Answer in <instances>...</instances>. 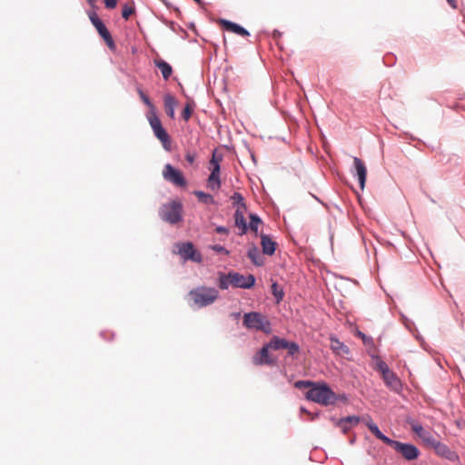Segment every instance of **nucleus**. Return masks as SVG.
Returning a JSON list of instances; mask_svg holds the SVG:
<instances>
[{
  "label": "nucleus",
  "mask_w": 465,
  "mask_h": 465,
  "mask_svg": "<svg viewBox=\"0 0 465 465\" xmlns=\"http://www.w3.org/2000/svg\"><path fill=\"white\" fill-rule=\"evenodd\" d=\"M139 94H140V97H141V99L143 100V102L147 106H149V107H151V108H153V104H152V103H151V101H150V99L148 98V96H147V95H145V94H143V91H141V90H140V91H139Z\"/></svg>",
  "instance_id": "obj_40"
},
{
  "label": "nucleus",
  "mask_w": 465,
  "mask_h": 465,
  "mask_svg": "<svg viewBox=\"0 0 465 465\" xmlns=\"http://www.w3.org/2000/svg\"><path fill=\"white\" fill-rule=\"evenodd\" d=\"M177 105V101L172 94H166L164 96V108L167 115L173 119L175 116L174 108Z\"/></svg>",
  "instance_id": "obj_21"
},
{
  "label": "nucleus",
  "mask_w": 465,
  "mask_h": 465,
  "mask_svg": "<svg viewBox=\"0 0 465 465\" xmlns=\"http://www.w3.org/2000/svg\"><path fill=\"white\" fill-rule=\"evenodd\" d=\"M381 377L385 384L391 389L398 391L401 387L400 379L392 371L389 370L388 371L383 373Z\"/></svg>",
  "instance_id": "obj_14"
},
{
  "label": "nucleus",
  "mask_w": 465,
  "mask_h": 465,
  "mask_svg": "<svg viewBox=\"0 0 465 465\" xmlns=\"http://www.w3.org/2000/svg\"><path fill=\"white\" fill-rule=\"evenodd\" d=\"M305 396L307 400L323 406L334 404L337 401L335 392L324 382H316Z\"/></svg>",
  "instance_id": "obj_1"
},
{
  "label": "nucleus",
  "mask_w": 465,
  "mask_h": 465,
  "mask_svg": "<svg viewBox=\"0 0 465 465\" xmlns=\"http://www.w3.org/2000/svg\"><path fill=\"white\" fill-rule=\"evenodd\" d=\"M194 194L196 195L198 200L203 203H206V204L214 203L213 197L209 193H206L202 191H196V192H194Z\"/></svg>",
  "instance_id": "obj_30"
},
{
  "label": "nucleus",
  "mask_w": 465,
  "mask_h": 465,
  "mask_svg": "<svg viewBox=\"0 0 465 465\" xmlns=\"http://www.w3.org/2000/svg\"><path fill=\"white\" fill-rule=\"evenodd\" d=\"M286 349L288 350V353L291 356H294L295 354H297L300 350L299 345L297 343L290 341L287 342Z\"/></svg>",
  "instance_id": "obj_34"
},
{
  "label": "nucleus",
  "mask_w": 465,
  "mask_h": 465,
  "mask_svg": "<svg viewBox=\"0 0 465 465\" xmlns=\"http://www.w3.org/2000/svg\"><path fill=\"white\" fill-rule=\"evenodd\" d=\"M222 161V156H218L215 153H213V157L210 160L209 169L211 173L207 180V186L209 189L213 191H217L221 187V180H220V162Z\"/></svg>",
  "instance_id": "obj_5"
},
{
  "label": "nucleus",
  "mask_w": 465,
  "mask_h": 465,
  "mask_svg": "<svg viewBox=\"0 0 465 465\" xmlns=\"http://www.w3.org/2000/svg\"><path fill=\"white\" fill-rule=\"evenodd\" d=\"M389 446L392 447L397 452L401 453V456L408 460H416L420 454L418 448L412 444L402 443L392 440Z\"/></svg>",
  "instance_id": "obj_7"
},
{
  "label": "nucleus",
  "mask_w": 465,
  "mask_h": 465,
  "mask_svg": "<svg viewBox=\"0 0 465 465\" xmlns=\"http://www.w3.org/2000/svg\"><path fill=\"white\" fill-rule=\"evenodd\" d=\"M232 279L231 272L228 274L221 273L219 275V283L218 286L222 290H226L229 288V286H232Z\"/></svg>",
  "instance_id": "obj_27"
},
{
  "label": "nucleus",
  "mask_w": 465,
  "mask_h": 465,
  "mask_svg": "<svg viewBox=\"0 0 465 465\" xmlns=\"http://www.w3.org/2000/svg\"><path fill=\"white\" fill-rule=\"evenodd\" d=\"M220 23L223 25V27L227 31L232 32V33L242 35V36L249 35V32L246 29H244L243 27H242L241 25H239L235 23H232V22L227 21V20H223V19L221 20Z\"/></svg>",
  "instance_id": "obj_15"
},
{
  "label": "nucleus",
  "mask_w": 465,
  "mask_h": 465,
  "mask_svg": "<svg viewBox=\"0 0 465 465\" xmlns=\"http://www.w3.org/2000/svg\"><path fill=\"white\" fill-rule=\"evenodd\" d=\"M242 208L238 207L234 213V223L235 226L241 229L240 235H243L248 231V224L244 218V213Z\"/></svg>",
  "instance_id": "obj_16"
},
{
  "label": "nucleus",
  "mask_w": 465,
  "mask_h": 465,
  "mask_svg": "<svg viewBox=\"0 0 465 465\" xmlns=\"http://www.w3.org/2000/svg\"><path fill=\"white\" fill-rule=\"evenodd\" d=\"M336 426L339 427L343 433H347L351 429L343 418L337 421Z\"/></svg>",
  "instance_id": "obj_37"
},
{
  "label": "nucleus",
  "mask_w": 465,
  "mask_h": 465,
  "mask_svg": "<svg viewBox=\"0 0 465 465\" xmlns=\"http://www.w3.org/2000/svg\"><path fill=\"white\" fill-rule=\"evenodd\" d=\"M189 296L197 307L202 308L213 304L218 299L219 292L215 288L201 286L191 290Z\"/></svg>",
  "instance_id": "obj_2"
},
{
  "label": "nucleus",
  "mask_w": 465,
  "mask_h": 465,
  "mask_svg": "<svg viewBox=\"0 0 465 465\" xmlns=\"http://www.w3.org/2000/svg\"><path fill=\"white\" fill-rule=\"evenodd\" d=\"M149 122H150V125H151L153 131L163 127L160 119L155 114H153L152 116H150Z\"/></svg>",
  "instance_id": "obj_32"
},
{
  "label": "nucleus",
  "mask_w": 465,
  "mask_h": 465,
  "mask_svg": "<svg viewBox=\"0 0 465 465\" xmlns=\"http://www.w3.org/2000/svg\"><path fill=\"white\" fill-rule=\"evenodd\" d=\"M365 424L368 427V429L371 431V433L375 435L376 438L383 441L385 444L390 445L392 440L382 434L379 427L372 421L371 418H368L365 420Z\"/></svg>",
  "instance_id": "obj_17"
},
{
  "label": "nucleus",
  "mask_w": 465,
  "mask_h": 465,
  "mask_svg": "<svg viewBox=\"0 0 465 465\" xmlns=\"http://www.w3.org/2000/svg\"><path fill=\"white\" fill-rule=\"evenodd\" d=\"M287 342L288 341H286L285 339L274 336L268 343V346L270 347V349L272 350L286 349Z\"/></svg>",
  "instance_id": "obj_25"
},
{
  "label": "nucleus",
  "mask_w": 465,
  "mask_h": 465,
  "mask_svg": "<svg viewBox=\"0 0 465 465\" xmlns=\"http://www.w3.org/2000/svg\"><path fill=\"white\" fill-rule=\"evenodd\" d=\"M212 249L217 252L225 253L227 255L229 254V251L221 245H213L212 246Z\"/></svg>",
  "instance_id": "obj_43"
},
{
  "label": "nucleus",
  "mask_w": 465,
  "mask_h": 465,
  "mask_svg": "<svg viewBox=\"0 0 465 465\" xmlns=\"http://www.w3.org/2000/svg\"><path fill=\"white\" fill-rule=\"evenodd\" d=\"M215 231L218 232V233H228L229 232V230L223 226H218L216 227Z\"/></svg>",
  "instance_id": "obj_44"
},
{
  "label": "nucleus",
  "mask_w": 465,
  "mask_h": 465,
  "mask_svg": "<svg viewBox=\"0 0 465 465\" xmlns=\"http://www.w3.org/2000/svg\"><path fill=\"white\" fill-rule=\"evenodd\" d=\"M411 430L427 445L434 443L435 437L428 430H426L420 424L412 423Z\"/></svg>",
  "instance_id": "obj_11"
},
{
  "label": "nucleus",
  "mask_w": 465,
  "mask_h": 465,
  "mask_svg": "<svg viewBox=\"0 0 465 465\" xmlns=\"http://www.w3.org/2000/svg\"><path fill=\"white\" fill-rule=\"evenodd\" d=\"M104 5L108 9H113L117 5V0H104Z\"/></svg>",
  "instance_id": "obj_42"
},
{
  "label": "nucleus",
  "mask_w": 465,
  "mask_h": 465,
  "mask_svg": "<svg viewBox=\"0 0 465 465\" xmlns=\"http://www.w3.org/2000/svg\"><path fill=\"white\" fill-rule=\"evenodd\" d=\"M331 349L341 356L347 355L350 351L349 348L335 337L331 338Z\"/></svg>",
  "instance_id": "obj_19"
},
{
  "label": "nucleus",
  "mask_w": 465,
  "mask_h": 465,
  "mask_svg": "<svg viewBox=\"0 0 465 465\" xmlns=\"http://www.w3.org/2000/svg\"><path fill=\"white\" fill-rule=\"evenodd\" d=\"M155 66L161 71L164 80H168L173 73L172 66L163 59H154Z\"/></svg>",
  "instance_id": "obj_20"
},
{
  "label": "nucleus",
  "mask_w": 465,
  "mask_h": 465,
  "mask_svg": "<svg viewBox=\"0 0 465 465\" xmlns=\"http://www.w3.org/2000/svg\"><path fill=\"white\" fill-rule=\"evenodd\" d=\"M430 447L433 448L437 454L448 459H451V451L450 449L447 447V445L440 442L437 439H435L434 443L430 444Z\"/></svg>",
  "instance_id": "obj_24"
},
{
  "label": "nucleus",
  "mask_w": 465,
  "mask_h": 465,
  "mask_svg": "<svg viewBox=\"0 0 465 465\" xmlns=\"http://www.w3.org/2000/svg\"><path fill=\"white\" fill-rule=\"evenodd\" d=\"M316 382L311 381H298L295 382L294 386L298 389L310 388L312 389Z\"/></svg>",
  "instance_id": "obj_35"
},
{
  "label": "nucleus",
  "mask_w": 465,
  "mask_h": 465,
  "mask_svg": "<svg viewBox=\"0 0 465 465\" xmlns=\"http://www.w3.org/2000/svg\"><path fill=\"white\" fill-rule=\"evenodd\" d=\"M194 1H195V2H197V3H200V2H201V0H194Z\"/></svg>",
  "instance_id": "obj_47"
},
{
  "label": "nucleus",
  "mask_w": 465,
  "mask_h": 465,
  "mask_svg": "<svg viewBox=\"0 0 465 465\" xmlns=\"http://www.w3.org/2000/svg\"><path fill=\"white\" fill-rule=\"evenodd\" d=\"M353 163L356 170V173L359 179L360 187L361 190L364 189L366 176H367V168L361 159L358 157L353 158Z\"/></svg>",
  "instance_id": "obj_13"
},
{
  "label": "nucleus",
  "mask_w": 465,
  "mask_h": 465,
  "mask_svg": "<svg viewBox=\"0 0 465 465\" xmlns=\"http://www.w3.org/2000/svg\"><path fill=\"white\" fill-rule=\"evenodd\" d=\"M194 106L195 104L193 101H188L186 103L184 109L182 113V117L185 122H187L191 118Z\"/></svg>",
  "instance_id": "obj_29"
},
{
  "label": "nucleus",
  "mask_w": 465,
  "mask_h": 465,
  "mask_svg": "<svg viewBox=\"0 0 465 465\" xmlns=\"http://www.w3.org/2000/svg\"><path fill=\"white\" fill-rule=\"evenodd\" d=\"M89 4H92L93 3V0H87Z\"/></svg>",
  "instance_id": "obj_46"
},
{
  "label": "nucleus",
  "mask_w": 465,
  "mask_h": 465,
  "mask_svg": "<svg viewBox=\"0 0 465 465\" xmlns=\"http://www.w3.org/2000/svg\"><path fill=\"white\" fill-rule=\"evenodd\" d=\"M262 220L258 215L254 213L250 214V223L248 225V229H250L255 236L258 234L259 226L262 224Z\"/></svg>",
  "instance_id": "obj_26"
},
{
  "label": "nucleus",
  "mask_w": 465,
  "mask_h": 465,
  "mask_svg": "<svg viewBox=\"0 0 465 465\" xmlns=\"http://www.w3.org/2000/svg\"><path fill=\"white\" fill-rule=\"evenodd\" d=\"M134 12V9L131 6H128V5H124L123 7V11H122V16L123 18H124L125 20H127L131 15Z\"/></svg>",
  "instance_id": "obj_39"
},
{
  "label": "nucleus",
  "mask_w": 465,
  "mask_h": 465,
  "mask_svg": "<svg viewBox=\"0 0 465 465\" xmlns=\"http://www.w3.org/2000/svg\"><path fill=\"white\" fill-rule=\"evenodd\" d=\"M163 177L165 181L171 183L176 187L184 188L187 185V181L183 173L175 169L172 164L166 163L162 172Z\"/></svg>",
  "instance_id": "obj_6"
},
{
  "label": "nucleus",
  "mask_w": 465,
  "mask_h": 465,
  "mask_svg": "<svg viewBox=\"0 0 465 465\" xmlns=\"http://www.w3.org/2000/svg\"><path fill=\"white\" fill-rule=\"evenodd\" d=\"M351 428L355 427L360 422V418L357 416H348L343 418Z\"/></svg>",
  "instance_id": "obj_38"
},
{
  "label": "nucleus",
  "mask_w": 465,
  "mask_h": 465,
  "mask_svg": "<svg viewBox=\"0 0 465 465\" xmlns=\"http://www.w3.org/2000/svg\"><path fill=\"white\" fill-rule=\"evenodd\" d=\"M232 286L234 288L250 289L255 283V277L252 274L245 277L238 272H231Z\"/></svg>",
  "instance_id": "obj_10"
},
{
  "label": "nucleus",
  "mask_w": 465,
  "mask_h": 465,
  "mask_svg": "<svg viewBox=\"0 0 465 465\" xmlns=\"http://www.w3.org/2000/svg\"><path fill=\"white\" fill-rule=\"evenodd\" d=\"M149 122H150V125H151L153 131L163 127L160 119L155 114H153L152 116H150Z\"/></svg>",
  "instance_id": "obj_33"
},
{
  "label": "nucleus",
  "mask_w": 465,
  "mask_h": 465,
  "mask_svg": "<svg viewBox=\"0 0 465 465\" xmlns=\"http://www.w3.org/2000/svg\"><path fill=\"white\" fill-rule=\"evenodd\" d=\"M183 205L180 202L172 201L162 206L160 215L162 219L169 223L175 224L183 219Z\"/></svg>",
  "instance_id": "obj_4"
},
{
  "label": "nucleus",
  "mask_w": 465,
  "mask_h": 465,
  "mask_svg": "<svg viewBox=\"0 0 465 465\" xmlns=\"http://www.w3.org/2000/svg\"><path fill=\"white\" fill-rule=\"evenodd\" d=\"M232 200H233L234 203L239 204L240 208L245 209V204L243 203V197L241 193H234L233 195L232 196Z\"/></svg>",
  "instance_id": "obj_36"
},
{
  "label": "nucleus",
  "mask_w": 465,
  "mask_h": 465,
  "mask_svg": "<svg viewBox=\"0 0 465 465\" xmlns=\"http://www.w3.org/2000/svg\"><path fill=\"white\" fill-rule=\"evenodd\" d=\"M154 135L161 141L163 148L167 151L171 149L170 136L163 127L158 128L153 131Z\"/></svg>",
  "instance_id": "obj_23"
},
{
  "label": "nucleus",
  "mask_w": 465,
  "mask_h": 465,
  "mask_svg": "<svg viewBox=\"0 0 465 465\" xmlns=\"http://www.w3.org/2000/svg\"><path fill=\"white\" fill-rule=\"evenodd\" d=\"M90 20H91L93 25L97 30L99 35L106 43L107 46L111 50H114L115 49V44L114 42V39H113L110 32L108 31V29L106 28L104 24L100 20V18L95 14H93V15H90Z\"/></svg>",
  "instance_id": "obj_8"
},
{
  "label": "nucleus",
  "mask_w": 465,
  "mask_h": 465,
  "mask_svg": "<svg viewBox=\"0 0 465 465\" xmlns=\"http://www.w3.org/2000/svg\"><path fill=\"white\" fill-rule=\"evenodd\" d=\"M270 347L267 345L263 346L252 358V363L254 365H272L274 361L269 356Z\"/></svg>",
  "instance_id": "obj_12"
},
{
  "label": "nucleus",
  "mask_w": 465,
  "mask_h": 465,
  "mask_svg": "<svg viewBox=\"0 0 465 465\" xmlns=\"http://www.w3.org/2000/svg\"><path fill=\"white\" fill-rule=\"evenodd\" d=\"M178 253L184 260H191L195 262H202V254L197 252L192 242H183L177 245Z\"/></svg>",
  "instance_id": "obj_9"
},
{
  "label": "nucleus",
  "mask_w": 465,
  "mask_h": 465,
  "mask_svg": "<svg viewBox=\"0 0 465 465\" xmlns=\"http://www.w3.org/2000/svg\"><path fill=\"white\" fill-rule=\"evenodd\" d=\"M271 288L272 295L275 297L277 303H279L284 296L282 288L276 282H273Z\"/></svg>",
  "instance_id": "obj_31"
},
{
  "label": "nucleus",
  "mask_w": 465,
  "mask_h": 465,
  "mask_svg": "<svg viewBox=\"0 0 465 465\" xmlns=\"http://www.w3.org/2000/svg\"><path fill=\"white\" fill-rule=\"evenodd\" d=\"M261 245L264 254L272 255L274 253L276 243L268 235L261 234Z\"/></svg>",
  "instance_id": "obj_18"
},
{
  "label": "nucleus",
  "mask_w": 465,
  "mask_h": 465,
  "mask_svg": "<svg viewBox=\"0 0 465 465\" xmlns=\"http://www.w3.org/2000/svg\"><path fill=\"white\" fill-rule=\"evenodd\" d=\"M373 360H374V366H373L374 370L381 372V375L390 370L388 364L385 361H383L380 357L376 356L373 358Z\"/></svg>",
  "instance_id": "obj_28"
},
{
  "label": "nucleus",
  "mask_w": 465,
  "mask_h": 465,
  "mask_svg": "<svg viewBox=\"0 0 465 465\" xmlns=\"http://www.w3.org/2000/svg\"><path fill=\"white\" fill-rule=\"evenodd\" d=\"M447 2L453 7L456 8V0H447Z\"/></svg>",
  "instance_id": "obj_45"
},
{
  "label": "nucleus",
  "mask_w": 465,
  "mask_h": 465,
  "mask_svg": "<svg viewBox=\"0 0 465 465\" xmlns=\"http://www.w3.org/2000/svg\"><path fill=\"white\" fill-rule=\"evenodd\" d=\"M243 325L248 329L262 331L265 333L272 331L270 322L259 312H248L243 315Z\"/></svg>",
  "instance_id": "obj_3"
},
{
  "label": "nucleus",
  "mask_w": 465,
  "mask_h": 465,
  "mask_svg": "<svg viewBox=\"0 0 465 465\" xmlns=\"http://www.w3.org/2000/svg\"><path fill=\"white\" fill-rule=\"evenodd\" d=\"M249 259L252 262V263L256 266H262L264 264V258L260 253L258 248L252 245L247 253Z\"/></svg>",
  "instance_id": "obj_22"
},
{
  "label": "nucleus",
  "mask_w": 465,
  "mask_h": 465,
  "mask_svg": "<svg viewBox=\"0 0 465 465\" xmlns=\"http://www.w3.org/2000/svg\"><path fill=\"white\" fill-rule=\"evenodd\" d=\"M196 154L194 153L187 152L185 154V160L190 163L193 164L194 163Z\"/></svg>",
  "instance_id": "obj_41"
}]
</instances>
